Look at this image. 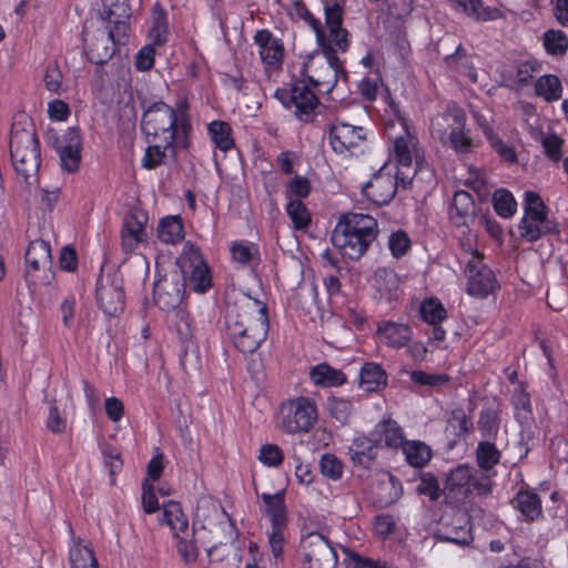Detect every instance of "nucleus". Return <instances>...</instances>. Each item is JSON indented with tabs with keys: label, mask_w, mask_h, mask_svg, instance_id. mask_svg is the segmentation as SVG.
I'll use <instances>...</instances> for the list:
<instances>
[{
	"label": "nucleus",
	"mask_w": 568,
	"mask_h": 568,
	"mask_svg": "<svg viewBox=\"0 0 568 568\" xmlns=\"http://www.w3.org/2000/svg\"><path fill=\"white\" fill-rule=\"evenodd\" d=\"M449 121L455 124L447 136L452 149L462 154L471 152L477 143L470 136V130L466 129V113L457 103L449 102L447 104L445 111L432 122V132L444 141L446 130L443 122L448 123Z\"/></svg>",
	"instance_id": "423d86ee"
},
{
	"label": "nucleus",
	"mask_w": 568,
	"mask_h": 568,
	"mask_svg": "<svg viewBox=\"0 0 568 568\" xmlns=\"http://www.w3.org/2000/svg\"><path fill=\"white\" fill-rule=\"evenodd\" d=\"M477 465L481 470L493 469L500 460V452L490 442H480L476 448Z\"/></svg>",
	"instance_id": "37998d69"
},
{
	"label": "nucleus",
	"mask_w": 568,
	"mask_h": 568,
	"mask_svg": "<svg viewBox=\"0 0 568 568\" xmlns=\"http://www.w3.org/2000/svg\"><path fill=\"white\" fill-rule=\"evenodd\" d=\"M540 142L545 149V153L550 160L558 162L561 159V148L564 144L561 138L556 134H549L542 136Z\"/></svg>",
	"instance_id": "338daca9"
},
{
	"label": "nucleus",
	"mask_w": 568,
	"mask_h": 568,
	"mask_svg": "<svg viewBox=\"0 0 568 568\" xmlns=\"http://www.w3.org/2000/svg\"><path fill=\"white\" fill-rule=\"evenodd\" d=\"M142 130L152 141L187 144L191 122L184 111H175L166 103H152L142 115Z\"/></svg>",
	"instance_id": "7ed1b4c3"
},
{
	"label": "nucleus",
	"mask_w": 568,
	"mask_h": 568,
	"mask_svg": "<svg viewBox=\"0 0 568 568\" xmlns=\"http://www.w3.org/2000/svg\"><path fill=\"white\" fill-rule=\"evenodd\" d=\"M419 495L428 496L430 500H437L440 496V487L437 478L430 473L422 474L416 486Z\"/></svg>",
	"instance_id": "13d9d810"
},
{
	"label": "nucleus",
	"mask_w": 568,
	"mask_h": 568,
	"mask_svg": "<svg viewBox=\"0 0 568 568\" xmlns=\"http://www.w3.org/2000/svg\"><path fill=\"white\" fill-rule=\"evenodd\" d=\"M361 387L365 392H377L387 384L386 372L375 363H366L359 372Z\"/></svg>",
	"instance_id": "473e14b6"
},
{
	"label": "nucleus",
	"mask_w": 568,
	"mask_h": 568,
	"mask_svg": "<svg viewBox=\"0 0 568 568\" xmlns=\"http://www.w3.org/2000/svg\"><path fill=\"white\" fill-rule=\"evenodd\" d=\"M362 192L364 196L377 205L388 204L396 194V181L389 173L378 172L367 183Z\"/></svg>",
	"instance_id": "aec40b11"
},
{
	"label": "nucleus",
	"mask_w": 568,
	"mask_h": 568,
	"mask_svg": "<svg viewBox=\"0 0 568 568\" xmlns=\"http://www.w3.org/2000/svg\"><path fill=\"white\" fill-rule=\"evenodd\" d=\"M400 448L407 463L413 467H423L432 458L429 446L419 440H406Z\"/></svg>",
	"instance_id": "4c0bfd02"
},
{
	"label": "nucleus",
	"mask_w": 568,
	"mask_h": 568,
	"mask_svg": "<svg viewBox=\"0 0 568 568\" xmlns=\"http://www.w3.org/2000/svg\"><path fill=\"white\" fill-rule=\"evenodd\" d=\"M311 185L306 178L296 175L286 186V196L294 200H301L310 194Z\"/></svg>",
	"instance_id": "0e129e2a"
},
{
	"label": "nucleus",
	"mask_w": 568,
	"mask_h": 568,
	"mask_svg": "<svg viewBox=\"0 0 568 568\" xmlns=\"http://www.w3.org/2000/svg\"><path fill=\"white\" fill-rule=\"evenodd\" d=\"M209 133L216 148L227 151L234 145L231 126L224 121H213L209 124Z\"/></svg>",
	"instance_id": "c03bdc74"
},
{
	"label": "nucleus",
	"mask_w": 568,
	"mask_h": 568,
	"mask_svg": "<svg viewBox=\"0 0 568 568\" xmlns=\"http://www.w3.org/2000/svg\"><path fill=\"white\" fill-rule=\"evenodd\" d=\"M420 315L428 324H439L446 318V310L438 300L429 298L422 303Z\"/></svg>",
	"instance_id": "6e6d98bb"
},
{
	"label": "nucleus",
	"mask_w": 568,
	"mask_h": 568,
	"mask_svg": "<svg viewBox=\"0 0 568 568\" xmlns=\"http://www.w3.org/2000/svg\"><path fill=\"white\" fill-rule=\"evenodd\" d=\"M477 425L483 436L485 437H489L493 434H496L499 427L497 413L491 408L483 409L480 412Z\"/></svg>",
	"instance_id": "bf43d9fd"
},
{
	"label": "nucleus",
	"mask_w": 568,
	"mask_h": 568,
	"mask_svg": "<svg viewBox=\"0 0 568 568\" xmlns=\"http://www.w3.org/2000/svg\"><path fill=\"white\" fill-rule=\"evenodd\" d=\"M286 212L296 230L305 229L311 222L310 213L301 200L288 201Z\"/></svg>",
	"instance_id": "5fc2aeb1"
},
{
	"label": "nucleus",
	"mask_w": 568,
	"mask_h": 568,
	"mask_svg": "<svg viewBox=\"0 0 568 568\" xmlns=\"http://www.w3.org/2000/svg\"><path fill=\"white\" fill-rule=\"evenodd\" d=\"M62 72L57 62L48 64L44 73V85L48 91L55 94L62 93Z\"/></svg>",
	"instance_id": "052dcab7"
},
{
	"label": "nucleus",
	"mask_w": 568,
	"mask_h": 568,
	"mask_svg": "<svg viewBox=\"0 0 568 568\" xmlns=\"http://www.w3.org/2000/svg\"><path fill=\"white\" fill-rule=\"evenodd\" d=\"M412 328L408 325L382 322L377 328L379 342L392 348H402L407 345L412 338Z\"/></svg>",
	"instance_id": "393cba45"
},
{
	"label": "nucleus",
	"mask_w": 568,
	"mask_h": 568,
	"mask_svg": "<svg viewBox=\"0 0 568 568\" xmlns=\"http://www.w3.org/2000/svg\"><path fill=\"white\" fill-rule=\"evenodd\" d=\"M447 427L452 429L455 436L465 437L471 430L473 422L463 408H455L449 415Z\"/></svg>",
	"instance_id": "8fccbe9b"
},
{
	"label": "nucleus",
	"mask_w": 568,
	"mask_h": 568,
	"mask_svg": "<svg viewBox=\"0 0 568 568\" xmlns=\"http://www.w3.org/2000/svg\"><path fill=\"white\" fill-rule=\"evenodd\" d=\"M455 8L479 21H491L500 17L496 8L484 6L481 0H453Z\"/></svg>",
	"instance_id": "72a5a7b5"
},
{
	"label": "nucleus",
	"mask_w": 568,
	"mask_h": 568,
	"mask_svg": "<svg viewBox=\"0 0 568 568\" xmlns=\"http://www.w3.org/2000/svg\"><path fill=\"white\" fill-rule=\"evenodd\" d=\"M323 55L311 59L305 63L304 71L312 84L320 93H328L336 85L339 79L347 80V73L342 61L334 50L326 45H320Z\"/></svg>",
	"instance_id": "39448f33"
},
{
	"label": "nucleus",
	"mask_w": 568,
	"mask_h": 568,
	"mask_svg": "<svg viewBox=\"0 0 568 568\" xmlns=\"http://www.w3.org/2000/svg\"><path fill=\"white\" fill-rule=\"evenodd\" d=\"M515 508L528 521H535L542 515L541 500L536 493L529 490H519L514 499Z\"/></svg>",
	"instance_id": "7c9ffc66"
},
{
	"label": "nucleus",
	"mask_w": 568,
	"mask_h": 568,
	"mask_svg": "<svg viewBox=\"0 0 568 568\" xmlns=\"http://www.w3.org/2000/svg\"><path fill=\"white\" fill-rule=\"evenodd\" d=\"M546 51L552 55H562L568 49V38L561 30H547L542 36Z\"/></svg>",
	"instance_id": "a18cd8bd"
},
{
	"label": "nucleus",
	"mask_w": 568,
	"mask_h": 568,
	"mask_svg": "<svg viewBox=\"0 0 568 568\" xmlns=\"http://www.w3.org/2000/svg\"><path fill=\"white\" fill-rule=\"evenodd\" d=\"M258 459L266 466L277 467L282 464L284 454L277 445L266 444L261 447Z\"/></svg>",
	"instance_id": "e2e57ef3"
},
{
	"label": "nucleus",
	"mask_w": 568,
	"mask_h": 568,
	"mask_svg": "<svg viewBox=\"0 0 568 568\" xmlns=\"http://www.w3.org/2000/svg\"><path fill=\"white\" fill-rule=\"evenodd\" d=\"M388 246L395 257L405 255L410 246V240L403 231L394 232L388 239Z\"/></svg>",
	"instance_id": "69168bd1"
},
{
	"label": "nucleus",
	"mask_w": 568,
	"mask_h": 568,
	"mask_svg": "<svg viewBox=\"0 0 568 568\" xmlns=\"http://www.w3.org/2000/svg\"><path fill=\"white\" fill-rule=\"evenodd\" d=\"M410 381L419 386H427L430 389H439L450 382L447 374H430L424 371H414L410 373Z\"/></svg>",
	"instance_id": "49530a36"
},
{
	"label": "nucleus",
	"mask_w": 568,
	"mask_h": 568,
	"mask_svg": "<svg viewBox=\"0 0 568 568\" xmlns=\"http://www.w3.org/2000/svg\"><path fill=\"white\" fill-rule=\"evenodd\" d=\"M316 420V405L307 397H297L281 405L280 427L284 433H307L314 427Z\"/></svg>",
	"instance_id": "1a4fd4ad"
},
{
	"label": "nucleus",
	"mask_w": 568,
	"mask_h": 568,
	"mask_svg": "<svg viewBox=\"0 0 568 568\" xmlns=\"http://www.w3.org/2000/svg\"><path fill=\"white\" fill-rule=\"evenodd\" d=\"M371 494L374 504L379 508L394 505L403 495L399 479L388 471H379L371 484Z\"/></svg>",
	"instance_id": "6ab92c4d"
},
{
	"label": "nucleus",
	"mask_w": 568,
	"mask_h": 568,
	"mask_svg": "<svg viewBox=\"0 0 568 568\" xmlns=\"http://www.w3.org/2000/svg\"><path fill=\"white\" fill-rule=\"evenodd\" d=\"M70 562L72 568H97L98 561L94 552L87 546L75 545L70 550Z\"/></svg>",
	"instance_id": "09e8293b"
},
{
	"label": "nucleus",
	"mask_w": 568,
	"mask_h": 568,
	"mask_svg": "<svg viewBox=\"0 0 568 568\" xmlns=\"http://www.w3.org/2000/svg\"><path fill=\"white\" fill-rule=\"evenodd\" d=\"M97 301L102 311L114 316L124 308V293L120 278L114 276L101 277L97 285Z\"/></svg>",
	"instance_id": "a211bd4d"
},
{
	"label": "nucleus",
	"mask_w": 568,
	"mask_h": 568,
	"mask_svg": "<svg viewBox=\"0 0 568 568\" xmlns=\"http://www.w3.org/2000/svg\"><path fill=\"white\" fill-rule=\"evenodd\" d=\"M148 233L144 222L138 213H130L123 220L121 230V246L126 254L134 253L141 245L146 244Z\"/></svg>",
	"instance_id": "412c9836"
},
{
	"label": "nucleus",
	"mask_w": 568,
	"mask_h": 568,
	"mask_svg": "<svg viewBox=\"0 0 568 568\" xmlns=\"http://www.w3.org/2000/svg\"><path fill=\"white\" fill-rule=\"evenodd\" d=\"M12 124L10 153L16 172L27 182L40 169V146L34 125L26 115Z\"/></svg>",
	"instance_id": "20e7f679"
},
{
	"label": "nucleus",
	"mask_w": 568,
	"mask_h": 568,
	"mask_svg": "<svg viewBox=\"0 0 568 568\" xmlns=\"http://www.w3.org/2000/svg\"><path fill=\"white\" fill-rule=\"evenodd\" d=\"M175 329L182 342L183 349L180 356V363L186 374L199 372L201 358L197 346L192 342L193 327L186 313L179 311L176 313Z\"/></svg>",
	"instance_id": "dca6fc26"
},
{
	"label": "nucleus",
	"mask_w": 568,
	"mask_h": 568,
	"mask_svg": "<svg viewBox=\"0 0 568 568\" xmlns=\"http://www.w3.org/2000/svg\"><path fill=\"white\" fill-rule=\"evenodd\" d=\"M90 59L97 64L104 63L115 52V45L112 42H102L101 36L88 43Z\"/></svg>",
	"instance_id": "3c124183"
},
{
	"label": "nucleus",
	"mask_w": 568,
	"mask_h": 568,
	"mask_svg": "<svg viewBox=\"0 0 568 568\" xmlns=\"http://www.w3.org/2000/svg\"><path fill=\"white\" fill-rule=\"evenodd\" d=\"M557 224L548 219L546 205L539 194L525 193V214L519 223V234L528 242H535L546 234L557 233Z\"/></svg>",
	"instance_id": "6e6552de"
},
{
	"label": "nucleus",
	"mask_w": 568,
	"mask_h": 568,
	"mask_svg": "<svg viewBox=\"0 0 568 568\" xmlns=\"http://www.w3.org/2000/svg\"><path fill=\"white\" fill-rule=\"evenodd\" d=\"M469 465H458L449 471L446 478V489L467 495L470 493V483L474 473Z\"/></svg>",
	"instance_id": "f704fd0d"
},
{
	"label": "nucleus",
	"mask_w": 568,
	"mask_h": 568,
	"mask_svg": "<svg viewBox=\"0 0 568 568\" xmlns=\"http://www.w3.org/2000/svg\"><path fill=\"white\" fill-rule=\"evenodd\" d=\"M261 498L265 505V511L272 521V526L286 527L287 511L284 503L285 493L262 494Z\"/></svg>",
	"instance_id": "cd10ccee"
},
{
	"label": "nucleus",
	"mask_w": 568,
	"mask_h": 568,
	"mask_svg": "<svg viewBox=\"0 0 568 568\" xmlns=\"http://www.w3.org/2000/svg\"><path fill=\"white\" fill-rule=\"evenodd\" d=\"M438 536L443 540L457 545H468L473 539L468 520L465 516L457 517L452 526L442 528Z\"/></svg>",
	"instance_id": "e433bc0d"
},
{
	"label": "nucleus",
	"mask_w": 568,
	"mask_h": 568,
	"mask_svg": "<svg viewBox=\"0 0 568 568\" xmlns=\"http://www.w3.org/2000/svg\"><path fill=\"white\" fill-rule=\"evenodd\" d=\"M183 276L195 292L203 293L212 285L210 268L202 257L200 248L191 242L183 245V251L175 262Z\"/></svg>",
	"instance_id": "9d476101"
},
{
	"label": "nucleus",
	"mask_w": 568,
	"mask_h": 568,
	"mask_svg": "<svg viewBox=\"0 0 568 568\" xmlns=\"http://www.w3.org/2000/svg\"><path fill=\"white\" fill-rule=\"evenodd\" d=\"M155 304L165 311L175 310L180 306L185 294V277L182 271L174 264L154 283Z\"/></svg>",
	"instance_id": "f8f14e48"
},
{
	"label": "nucleus",
	"mask_w": 568,
	"mask_h": 568,
	"mask_svg": "<svg viewBox=\"0 0 568 568\" xmlns=\"http://www.w3.org/2000/svg\"><path fill=\"white\" fill-rule=\"evenodd\" d=\"M375 442L384 444L389 448L402 447L406 442L400 426L392 419L379 423L374 432Z\"/></svg>",
	"instance_id": "2f4dec72"
},
{
	"label": "nucleus",
	"mask_w": 568,
	"mask_h": 568,
	"mask_svg": "<svg viewBox=\"0 0 568 568\" xmlns=\"http://www.w3.org/2000/svg\"><path fill=\"white\" fill-rule=\"evenodd\" d=\"M103 2V13L102 18L106 21L112 20H129L130 19V8L126 3V0H102Z\"/></svg>",
	"instance_id": "603ef678"
},
{
	"label": "nucleus",
	"mask_w": 568,
	"mask_h": 568,
	"mask_svg": "<svg viewBox=\"0 0 568 568\" xmlns=\"http://www.w3.org/2000/svg\"><path fill=\"white\" fill-rule=\"evenodd\" d=\"M331 415L341 424H345L352 412V403L344 398L332 397L328 399Z\"/></svg>",
	"instance_id": "680f3d73"
},
{
	"label": "nucleus",
	"mask_w": 568,
	"mask_h": 568,
	"mask_svg": "<svg viewBox=\"0 0 568 568\" xmlns=\"http://www.w3.org/2000/svg\"><path fill=\"white\" fill-rule=\"evenodd\" d=\"M447 65L450 69L457 70L465 74L470 82H477V72L462 44H458L455 52L445 58Z\"/></svg>",
	"instance_id": "a19ab883"
},
{
	"label": "nucleus",
	"mask_w": 568,
	"mask_h": 568,
	"mask_svg": "<svg viewBox=\"0 0 568 568\" xmlns=\"http://www.w3.org/2000/svg\"><path fill=\"white\" fill-rule=\"evenodd\" d=\"M184 236L183 224L178 216H168L161 220L158 226V237L165 244H175Z\"/></svg>",
	"instance_id": "58836bf2"
},
{
	"label": "nucleus",
	"mask_w": 568,
	"mask_h": 568,
	"mask_svg": "<svg viewBox=\"0 0 568 568\" xmlns=\"http://www.w3.org/2000/svg\"><path fill=\"white\" fill-rule=\"evenodd\" d=\"M450 220L456 225L466 226L475 216V202L466 191H457L449 207Z\"/></svg>",
	"instance_id": "a878e982"
},
{
	"label": "nucleus",
	"mask_w": 568,
	"mask_h": 568,
	"mask_svg": "<svg viewBox=\"0 0 568 568\" xmlns=\"http://www.w3.org/2000/svg\"><path fill=\"white\" fill-rule=\"evenodd\" d=\"M311 379L315 385L332 387L339 386L346 382V377L339 369L333 368L328 364H318L311 369Z\"/></svg>",
	"instance_id": "c9c22d12"
},
{
	"label": "nucleus",
	"mask_w": 568,
	"mask_h": 568,
	"mask_svg": "<svg viewBox=\"0 0 568 568\" xmlns=\"http://www.w3.org/2000/svg\"><path fill=\"white\" fill-rule=\"evenodd\" d=\"M129 20H112L106 21L108 26V32H101V40L102 42H112L114 45L115 43H124L125 39L128 38V31H129Z\"/></svg>",
	"instance_id": "864d4df0"
},
{
	"label": "nucleus",
	"mask_w": 568,
	"mask_h": 568,
	"mask_svg": "<svg viewBox=\"0 0 568 568\" xmlns=\"http://www.w3.org/2000/svg\"><path fill=\"white\" fill-rule=\"evenodd\" d=\"M153 144L145 149L142 158V166L146 170H153L166 163L168 160H176L178 149H185L187 144L170 141H152Z\"/></svg>",
	"instance_id": "4be33fe9"
},
{
	"label": "nucleus",
	"mask_w": 568,
	"mask_h": 568,
	"mask_svg": "<svg viewBox=\"0 0 568 568\" xmlns=\"http://www.w3.org/2000/svg\"><path fill=\"white\" fill-rule=\"evenodd\" d=\"M67 144L59 151L61 166L69 173L75 172L81 162V138L75 128H70L64 134Z\"/></svg>",
	"instance_id": "b1692460"
},
{
	"label": "nucleus",
	"mask_w": 568,
	"mask_h": 568,
	"mask_svg": "<svg viewBox=\"0 0 568 568\" xmlns=\"http://www.w3.org/2000/svg\"><path fill=\"white\" fill-rule=\"evenodd\" d=\"M225 328L229 338L241 353H254L267 336L266 305L248 295L240 296L227 305Z\"/></svg>",
	"instance_id": "f257e3e1"
},
{
	"label": "nucleus",
	"mask_w": 568,
	"mask_h": 568,
	"mask_svg": "<svg viewBox=\"0 0 568 568\" xmlns=\"http://www.w3.org/2000/svg\"><path fill=\"white\" fill-rule=\"evenodd\" d=\"M459 246L468 256L467 260H473V257L483 260V255L476 247V234H474L470 230L467 229L462 232L459 236Z\"/></svg>",
	"instance_id": "774afa93"
},
{
	"label": "nucleus",
	"mask_w": 568,
	"mask_h": 568,
	"mask_svg": "<svg viewBox=\"0 0 568 568\" xmlns=\"http://www.w3.org/2000/svg\"><path fill=\"white\" fill-rule=\"evenodd\" d=\"M378 234L377 221L362 213L348 212L336 223L331 241L339 253L349 260H359Z\"/></svg>",
	"instance_id": "f03ea898"
},
{
	"label": "nucleus",
	"mask_w": 568,
	"mask_h": 568,
	"mask_svg": "<svg viewBox=\"0 0 568 568\" xmlns=\"http://www.w3.org/2000/svg\"><path fill=\"white\" fill-rule=\"evenodd\" d=\"M372 287L375 290V297L392 302L399 295V278L394 270L378 267L371 278Z\"/></svg>",
	"instance_id": "5701e85b"
},
{
	"label": "nucleus",
	"mask_w": 568,
	"mask_h": 568,
	"mask_svg": "<svg viewBox=\"0 0 568 568\" xmlns=\"http://www.w3.org/2000/svg\"><path fill=\"white\" fill-rule=\"evenodd\" d=\"M325 23L328 28V37L325 36V44L334 52L347 51L349 47V33L342 27L343 7L339 0H326L324 4Z\"/></svg>",
	"instance_id": "2eb2a0df"
},
{
	"label": "nucleus",
	"mask_w": 568,
	"mask_h": 568,
	"mask_svg": "<svg viewBox=\"0 0 568 568\" xmlns=\"http://www.w3.org/2000/svg\"><path fill=\"white\" fill-rule=\"evenodd\" d=\"M328 138L335 153L352 156L363 152L367 140V131L361 125L336 119L329 125Z\"/></svg>",
	"instance_id": "9b49d317"
},
{
	"label": "nucleus",
	"mask_w": 568,
	"mask_h": 568,
	"mask_svg": "<svg viewBox=\"0 0 568 568\" xmlns=\"http://www.w3.org/2000/svg\"><path fill=\"white\" fill-rule=\"evenodd\" d=\"M535 92L547 102H554L561 98L562 87L559 78L554 74L541 75L535 82Z\"/></svg>",
	"instance_id": "ea45409f"
},
{
	"label": "nucleus",
	"mask_w": 568,
	"mask_h": 568,
	"mask_svg": "<svg viewBox=\"0 0 568 568\" xmlns=\"http://www.w3.org/2000/svg\"><path fill=\"white\" fill-rule=\"evenodd\" d=\"M320 469L323 476L338 480L343 475V464L333 454H325L321 457Z\"/></svg>",
	"instance_id": "4d7b16f0"
},
{
	"label": "nucleus",
	"mask_w": 568,
	"mask_h": 568,
	"mask_svg": "<svg viewBox=\"0 0 568 568\" xmlns=\"http://www.w3.org/2000/svg\"><path fill=\"white\" fill-rule=\"evenodd\" d=\"M303 568H329L336 559V552L328 540L320 532L312 531L301 540Z\"/></svg>",
	"instance_id": "ddd939ff"
},
{
	"label": "nucleus",
	"mask_w": 568,
	"mask_h": 568,
	"mask_svg": "<svg viewBox=\"0 0 568 568\" xmlns=\"http://www.w3.org/2000/svg\"><path fill=\"white\" fill-rule=\"evenodd\" d=\"M353 463L368 467L376 458V445L372 439H356L351 447Z\"/></svg>",
	"instance_id": "79ce46f5"
},
{
	"label": "nucleus",
	"mask_w": 568,
	"mask_h": 568,
	"mask_svg": "<svg viewBox=\"0 0 568 568\" xmlns=\"http://www.w3.org/2000/svg\"><path fill=\"white\" fill-rule=\"evenodd\" d=\"M394 152L398 165L409 169L415 159L416 165H419L420 160L417 151V139L412 135L398 136L394 141Z\"/></svg>",
	"instance_id": "c756f323"
},
{
	"label": "nucleus",
	"mask_w": 568,
	"mask_h": 568,
	"mask_svg": "<svg viewBox=\"0 0 568 568\" xmlns=\"http://www.w3.org/2000/svg\"><path fill=\"white\" fill-rule=\"evenodd\" d=\"M287 13L292 20H302L312 28L316 36V42L318 45H323L325 43V32L322 28L321 21L313 16L303 1L295 0L288 8Z\"/></svg>",
	"instance_id": "c85d7f7f"
},
{
	"label": "nucleus",
	"mask_w": 568,
	"mask_h": 568,
	"mask_svg": "<svg viewBox=\"0 0 568 568\" xmlns=\"http://www.w3.org/2000/svg\"><path fill=\"white\" fill-rule=\"evenodd\" d=\"M494 209L501 217H510L515 214L517 203L510 192L500 189L493 196Z\"/></svg>",
	"instance_id": "de8ad7c7"
},
{
	"label": "nucleus",
	"mask_w": 568,
	"mask_h": 568,
	"mask_svg": "<svg viewBox=\"0 0 568 568\" xmlns=\"http://www.w3.org/2000/svg\"><path fill=\"white\" fill-rule=\"evenodd\" d=\"M160 524L168 525L176 539V548L185 562H193L197 559L199 549L194 539V528L190 527L189 520L181 509L179 503L168 501L163 505V514L159 519Z\"/></svg>",
	"instance_id": "0eeeda50"
},
{
	"label": "nucleus",
	"mask_w": 568,
	"mask_h": 568,
	"mask_svg": "<svg viewBox=\"0 0 568 568\" xmlns=\"http://www.w3.org/2000/svg\"><path fill=\"white\" fill-rule=\"evenodd\" d=\"M282 102L293 109L294 115L302 122H312L320 108L316 94L305 84L294 85L290 92L283 93Z\"/></svg>",
	"instance_id": "4468645a"
},
{
	"label": "nucleus",
	"mask_w": 568,
	"mask_h": 568,
	"mask_svg": "<svg viewBox=\"0 0 568 568\" xmlns=\"http://www.w3.org/2000/svg\"><path fill=\"white\" fill-rule=\"evenodd\" d=\"M467 292L477 297H486L494 292L497 281L493 271L480 258L466 260Z\"/></svg>",
	"instance_id": "f3484780"
},
{
	"label": "nucleus",
	"mask_w": 568,
	"mask_h": 568,
	"mask_svg": "<svg viewBox=\"0 0 568 568\" xmlns=\"http://www.w3.org/2000/svg\"><path fill=\"white\" fill-rule=\"evenodd\" d=\"M51 250L43 240L32 241L26 252L27 272L47 270L51 266Z\"/></svg>",
	"instance_id": "bb28decb"
}]
</instances>
